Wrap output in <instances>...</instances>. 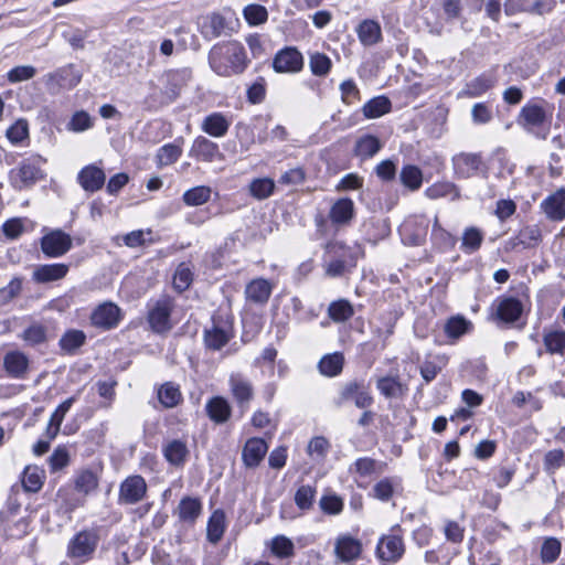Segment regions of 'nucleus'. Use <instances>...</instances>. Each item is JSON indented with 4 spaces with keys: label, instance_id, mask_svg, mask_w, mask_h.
<instances>
[{
    "label": "nucleus",
    "instance_id": "4468645a",
    "mask_svg": "<svg viewBox=\"0 0 565 565\" xmlns=\"http://www.w3.org/2000/svg\"><path fill=\"white\" fill-rule=\"evenodd\" d=\"M232 396L242 408L247 407L254 397V386L242 373H232L228 377Z\"/></svg>",
    "mask_w": 565,
    "mask_h": 565
},
{
    "label": "nucleus",
    "instance_id": "9b49d317",
    "mask_svg": "<svg viewBox=\"0 0 565 565\" xmlns=\"http://www.w3.org/2000/svg\"><path fill=\"white\" fill-rule=\"evenodd\" d=\"M302 67L303 56L296 47L287 46L278 51L273 60L276 73H298Z\"/></svg>",
    "mask_w": 565,
    "mask_h": 565
},
{
    "label": "nucleus",
    "instance_id": "6e6d98bb",
    "mask_svg": "<svg viewBox=\"0 0 565 565\" xmlns=\"http://www.w3.org/2000/svg\"><path fill=\"white\" fill-rule=\"evenodd\" d=\"M397 487L398 481L395 478H383L373 486V497L380 501H388Z\"/></svg>",
    "mask_w": 565,
    "mask_h": 565
},
{
    "label": "nucleus",
    "instance_id": "09e8293b",
    "mask_svg": "<svg viewBox=\"0 0 565 565\" xmlns=\"http://www.w3.org/2000/svg\"><path fill=\"white\" fill-rule=\"evenodd\" d=\"M163 454L170 463L179 466L185 461L189 450L185 443L175 439L164 446Z\"/></svg>",
    "mask_w": 565,
    "mask_h": 565
},
{
    "label": "nucleus",
    "instance_id": "f3484780",
    "mask_svg": "<svg viewBox=\"0 0 565 565\" xmlns=\"http://www.w3.org/2000/svg\"><path fill=\"white\" fill-rule=\"evenodd\" d=\"M106 181V174L100 167L96 164L85 166L77 174V182L86 192H97Z\"/></svg>",
    "mask_w": 565,
    "mask_h": 565
},
{
    "label": "nucleus",
    "instance_id": "bf43d9fd",
    "mask_svg": "<svg viewBox=\"0 0 565 565\" xmlns=\"http://www.w3.org/2000/svg\"><path fill=\"white\" fill-rule=\"evenodd\" d=\"M317 494L316 487L305 484L298 488L295 493V503L300 510H310Z\"/></svg>",
    "mask_w": 565,
    "mask_h": 565
},
{
    "label": "nucleus",
    "instance_id": "a878e982",
    "mask_svg": "<svg viewBox=\"0 0 565 565\" xmlns=\"http://www.w3.org/2000/svg\"><path fill=\"white\" fill-rule=\"evenodd\" d=\"M3 367L11 377L22 379L28 371L29 359L21 351H10L4 355Z\"/></svg>",
    "mask_w": 565,
    "mask_h": 565
},
{
    "label": "nucleus",
    "instance_id": "7c9ffc66",
    "mask_svg": "<svg viewBox=\"0 0 565 565\" xmlns=\"http://www.w3.org/2000/svg\"><path fill=\"white\" fill-rule=\"evenodd\" d=\"M230 126L231 120L222 113H213L203 119L201 129L214 138H221L227 134Z\"/></svg>",
    "mask_w": 565,
    "mask_h": 565
},
{
    "label": "nucleus",
    "instance_id": "c85d7f7f",
    "mask_svg": "<svg viewBox=\"0 0 565 565\" xmlns=\"http://www.w3.org/2000/svg\"><path fill=\"white\" fill-rule=\"evenodd\" d=\"M428 224L429 222L425 216H415L405 221V223L402 225V233L405 236L411 235V244L419 245L427 234Z\"/></svg>",
    "mask_w": 565,
    "mask_h": 565
},
{
    "label": "nucleus",
    "instance_id": "6e6552de",
    "mask_svg": "<svg viewBox=\"0 0 565 565\" xmlns=\"http://www.w3.org/2000/svg\"><path fill=\"white\" fill-rule=\"evenodd\" d=\"M81 79L82 74L72 64L60 67L44 76L46 87L53 92L60 90L61 88L71 89L75 87Z\"/></svg>",
    "mask_w": 565,
    "mask_h": 565
},
{
    "label": "nucleus",
    "instance_id": "cd10ccee",
    "mask_svg": "<svg viewBox=\"0 0 565 565\" xmlns=\"http://www.w3.org/2000/svg\"><path fill=\"white\" fill-rule=\"evenodd\" d=\"M227 527L226 514L222 509H216L209 518L206 525V540L211 544H217Z\"/></svg>",
    "mask_w": 565,
    "mask_h": 565
},
{
    "label": "nucleus",
    "instance_id": "ea45409f",
    "mask_svg": "<svg viewBox=\"0 0 565 565\" xmlns=\"http://www.w3.org/2000/svg\"><path fill=\"white\" fill-rule=\"evenodd\" d=\"M542 238L541 230L537 225L525 226L520 230L515 238L510 244L512 248H516L519 245L524 248L535 247L540 244Z\"/></svg>",
    "mask_w": 565,
    "mask_h": 565
},
{
    "label": "nucleus",
    "instance_id": "b1692460",
    "mask_svg": "<svg viewBox=\"0 0 565 565\" xmlns=\"http://www.w3.org/2000/svg\"><path fill=\"white\" fill-rule=\"evenodd\" d=\"M268 450V446L262 438H249L243 448V461L249 468L257 467Z\"/></svg>",
    "mask_w": 565,
    "mask_h": 565
},
{
    "label": "nucleus",
    "instance_id": "8fccbe9b",
    "mask_svg": "<svg viewBox=\"0 0 565 565\" xmlns=\"http://www.w3.org/2000/svg\"><path fill=\"white\" fill-rule=\"evenodd\" d=\"M483 242V233L477 227H467L462 233L461 249L471 254L477 252Z\"/></svg>",
    "mask_w": 565,
    "mask_h": 565
},
{
    "label": "nucleus",
    "instance_id": "473e14b6",
    "mask_svg": "<svg viewBox=\"0 0 565 565\" xmlns=\"http://www.w3.org/2000/svg\"><path fill=\"white\" fill-rule=\"evenodd\" d=\"M360 42L365 46L377 44L382 40V29L374 20L362 21L356 29Z\"/></svg>",
    "mask_w": 565,
    "mask_h": 565
},
{
    "label": "nucleus",
    "instance_id": "9d476101",
    "mask_svg": "<svg viewBox=\"0 0 565 565\" xmlns=\"http://www.w3.org/2000/svg\"><path fill=\"white\" fill-rule=\"evenodd\" d=\"M147 493V483L141 476L126 478L119 487L118 502L120 504H135Z\"/></svg>",
    "mask_w": 565,
    "mask_h": 565
},
{
    "label": "nucleus",
    "instance_id": "c03bdc74",
    "mask_svg": "<svg viewBox=\"0 0 565 565\" xmlns=\"http://www.w3.org/2000/svg\"><path fill=\"white\" fill-rule=\"evenodd\" d=\"M191 77V72L186 68L169 71L167 73V86L166 92L173 98H175L181 88L186 84Z\"/></svg>",
    "mask_w": 565,
    "mask_h": 565
},
{
    "label": "nucleus",
    "instance_id": "37998d69",
    "mask_svg": "<svg viewBox=\"0 0 565 565\" xmlns=\"http://www.w3.org/2000/svg\"><path fill=\"white\" fill-rule=\"evenodd\" d=\"M151 235V230H137L125 235L117 236L115 238V242L117 245H120L122 243L127 247L136 248L152 243L153 241Z\"/></svg>",
    "mask_w": 565,
    "mask_h": 565
},
{
    "label": "nucleus",
    "instance_id": "7ed1b4c3",
    "mask_svg": "<svg viewBox=\"0 0 565 565\" xmlns=\"http://www.w3.org/2000/svg\"><path fill=\"white\" fill-rule=\"evenodd\" d=\"M44 163L45 159L39 154H32L22 160L20 164L9 173L11 185L17 190L32 186L39 180L43 179L42 166Z\"/></svg>",
    "mask_w": 565,
    "mask_h": 565
},
{
    "label": "nucleus",
    "instance_id": "ddd939ff",
    "mask_svg": "<svg viewBox=\"0 0 565 565\" xmlns=\"http://www.w3.org/2000/svg\"><path fill=\"white\" fill-rule=\"evenodd\" d=\"M405 547L399 535H383L376 546V555L381 562L395 563L404 554Z\"/></svg>",
    "mask_w": 565,
    "mask_h": 565
},
{
    "label": "nucleus",
    "instance_id": "0eeeda50",
    "mask_svg": "<svg viewBox=\"0 0 565 565\" xmlns=\"http://www.w3.org/2000/svg\"><path fill=\"white\" fill-rule=\"evenodd\" d=\"M173 307L172 299L163 296L149 309L148 322L154 332L162 333L172 328L170 316Z\"/></svg>",
    "mask_w": 565,
    "mask_h": 565
},
{
    "label": "nucleus",
    "instance_id": "5fc2aeb1",
    "mask_svg": "<svg viewBox=\"0 0 565 565\" xmlns=\"http://www.w3.org/2000/svg\"><path fill=\"white\" fill-rule=\"evenodd\" d=\"M211 196V188L205 185L194 186L183 194V202L189 206H198L206 203Z\"/></svg>",
    "mask_w": 565,
    "mask_h": 565
},
{
    "label": "nucleus",
    "instance_id": "423d86ee",
    "mask_svg": "<svg viewBox=\"0 0 565 565\" xmlns=\"http://www.w3.org/2000/svg\"><path fill=\"white\" fill-rule=\"evenodd\" d=\"M552 107L543 99H535L526 103L519 115V124L524 128L542 126L548 116L552 115Z\"/></svg>",
    "mask_w": 565,
    "mask_h": 565
},
{
    "label": "nucleus",
    "instance_id": "aec40b11",
    "mask_svg": "<svg viewBox=\"0 0 565 565\" xmlns=\"http://www.w3.org/2000/svg\"><path fill=\"white\" fill-rule=\"evenodd\" d=\"M189 154L204 162H212L221 157L217 143L203 136H199L193 140Z\"/></svg>",
    "mask_w": 565,
    "mask_h": 565
},
{
    "label": "nucleus",
    "instance_id": "69168bd1",
    "mask_svg": "<svg viewBox=\"0 0 565 565\" xmlns=\"http://www.w3.org/2000/svg\"><path fill=\"white\" fill-rule=\"evenodd\" d=\"M319 505L326 514L338 515L342 512L344 503L337 494H326L320 498Z\"/></svg>",
    "mask_w": 565,
    "mask_h": 565
},
{
    "label": "nucleus",
    "instance_id": "393cba45",
    "mask_svg": "<svg viewBox=\"0 0 565 565\" xmlns=\"http://www.w3.org/2000/svg\"><path fill=\"white\" fill-rule=\"evenodd\" d=\"M497 78L493 74L483 73L468 82L465 88L459 93L460 97L476 98L482 96L494 86Z\"/></svg>",
    "mask_w": 565,
    "mask_h": 565
},
{
    "label": "nucleus",
    "instance_id": "f03ea898",
    "mask_svg": "<svg viewBox=\"0 0 565 565\" xmlns=\"http://www.w3.org/2000/svg\"><path fill=\"white\" fill-rule=\"evenodd\" d=\"M100 473L97 469L82 468L75 471L73 477L74 490L79 494L76 498H64V491L58 490L57 495L62 498L66 510L74 511L77 508L84 507L85 498L93 494L99 486Z\"/></svg>",
    "mask_w": 565,
    "mask_h": 565
},
{
    "label": "nucleus",
    "instance_id": "338daca9",
    "mask_svg": "<svg viewBox=\"0 0 565 565\" xmlns=\"http://www.w3.org/2000/svg\"><path fill=\"white\" fill-rule=\"evenodd\" d=\"M7 138L13 143H20L29 137V125L25 119L17 120L7 130Z\"/></svg>",
    "mask_w": 565,
    "mask_h": 565
},
{
    "label": "nucleus",
    "instance_id": "c756f323",
    "mask_svg": "<svg viewBox=\"0 0 565 565\" xmlns=\"http://www.w3.org/2000/svg\"><path fill=\"white\" fill-rule=\"evenodd\" d=\"M354 216V203L349 198L337 200L330 209L329 218L333 224L345 225Z\"/></svg>",
    "mask_w": 565,
    "mask_h": 565
},
{
    "label": "nucleus",
    "instance_id": "a211bd4d",
    "mask_svg": "<svg viewBox=\"0 0 565 565\" xmlns=\"http://www.w3.org/2000/svg\"><path fill=\"white\" fill-rule=\"evenodd\" d=\"M540 206L548 220L563 221L565 218V189L561 188L546 196Z\"/></svg>",
    "mask_w": 565,
    "mask_h": 565
},
{
    "label": "nucleus",
    "instance_id": "a18cd8bd",
    "mask_svg": "<svg viewBox=\"0 0 565 565\" xmlns=\"http://www.w3.org/2000/svg\"><path fill=\"white\" fill-rule=\"evenodd\" d=\"M344 358L341 353L324 355L318 364L319 371L326 376H337L343 369Z\"/></svg>",
    "mask_w": 565,
    "mask_h": 565
},
{
    "label": "nucleus",
    "instance_id": "72a5a7b5",
    "mask_svg": "<svg viewBox=\"0 0 565 565\" xmlns=\"http://www.w3.org/2000/svg\"><path fill=\"white\" fill-rule=\"evenodd\" d=\"M76 399H77L76 396H72V397L65 399L62 404H60L57 406V408L51 415V418H50V422H49V425L46 428L47 438L54 439L57 436L66 413L71 409L72 405L76 402Z\"/></svg>",
    "mask_w": 565,
    "mask_h": 565
},
{
    "label": "nucleus",
    "instance_id": "13d9d810",
    "mask_svg": "<svg viewBox=\"0 0 565 565\" xmlns=\"http://www.w3.org/2000/svg\"><path fill=\"white\" fill-rule=\"evenodd\" d=\"M275 182L269 178L255 179L249 184L250 194L257 200H264L271 195Z\"/></svg>",
    "mask_w": 565,
    "mask_h": 565
},
{
    "label": "nucleus",
    "instance_id": "4c0bfd02",
    "mask_svg": "<svg viewBox=\"0 0 565 565\" xmlns=\"http://www.w3.org/2000/svg\"><path fill=\"white\" fill-rule=\"evenodd\" d=\"M471 330L472 322L460 315L450 317L444 327L446 335L451 340H458Z\"/></svg>",
    "mask_w": 565,
    "mask_h": 565
},
{
    "label": "nucleus",
    "instance_id": "3c124183",
    "mask_svg": "<svg viewBox=\"0 0 565 565\" xmlns=\"http://www.w3.org/2000/svg\"><path fill=\"white\" fill-rule=\"evenodd\" d=\"M231 339V334L223 328L214 326L212 329L205 331L204 340L207 348L220 350Z\"/></svg>",
    "mask_w": 565,
    "mask_h": 565
},
{
    "label": "nucleus",
    "instance_id": "e433bc0d",
    "mask_svg": "<svg viewBox=\"0 0 565 565\" xmlns=\"http://www.w3.org/2000/svg\"><path fill=\"white\" fill-rule=\"evenodd\" d=\"M392 109V103L386 96H376L366 102L362 107V113L367 119L380 118L388 114Z\"/></svg>",
    "mask_w": 565,
    "mask_h": 565
},
{
    "label": "nucleus",
    "instance_id": "774afa93",
    "mask_svg": "<svg viewBox=\"0 0 565 565\" xmlns=\"http://www.w3.org/2000/svg\"><path fill=\"white\" fill-rule=\"evenodd\" d=\"M92 127V117L84 110L76 111L67 124V129L74 132H83Z\"/></svg>",
    "mask_w": 565,
    "mask_h": 565
},
{
    "label": "nucleus",
    "instance_id": "052dcab7",
    "mask_svg": "<svg viewBox=\"0 0 565 565\" xmlns=\"http://www.w3.org/2000/svg\"><path fill=\"white\" fill-rule=\"evenodd\" d=\"M182 154V148L179 143L172 142L162 146L157 153L160 166H170L174 163Z\"/></svg>",
    "mask_w": 565,
    "mask_h": 565
},
{
    "label": "nucleus",
    "instance_id": "1a4fd4ad",
    "mask_svg": "<svg viewBox=\"0 0 565 565\" xmlns=\"http://www.w3.org/2000/svg\"><path fill=\"white\" fill-rule=\"evenodd\" d=\"M121 320V310L114 302L106 301L96 307L90 315L94 327L103 330L116 328Z\"/></svg>",
    "mask_w": 565,
    "mask_h": 565
},
{
    "label": "nucleus",
    "instance_id": "f8f14e48",
    "mask_svg": "<svg viewBox=\"0 0 565 565\" xmlns=\"http://www.w3.org/2000/svg\"><path fill=\"white\" fill-rule=\"evenodd\" d=\"M72 247V238L61 230H55L41 238V249L47 257H60Z\"/></svg>",
    "mask_w": 565,
    "mask_h": 565
},
{
    "label": "nucleus",
    "instance_id": "c9c22d12",
    "mask_svg": "<svg viewBox=\"0 0 565 565\" xmlns=\"http://www.w3.org/2000/svg\"><path fill=\"white\" fill-rule=\"evenodd\" d=\"M543 344L545 351L550 354L564 356L565 354V331L564 330H544Z\"/></svg>",
    "mask_w": 565,
    "mask_h": 565
},
{
    "label": "nucleus",
    "instance_id": "58836bf2",
    "mask_svg": "<svg viewBox=\"0 0 565 565\" xmlns=\"http://www.w3.org/2000/svg\"><path fill=\"white\" fill-rule=\"evenodd\" d=\"M45 480V472L38 466L25 467L22 476V486L26 492H39Z\"/></svg>",
    "mask_w": 565,
    "mask_h": 565
},
{
    "label": "nucleus",
    "instance_id": "6ab92c4d",
    "mask_svg": "<svg viewBox=\"0 0 565 565\" xmlns=\"http://www.w3.org/2000/svg\"><path fill=\"white\" fill-rule=\"evenodd\" d=\"M202 511L203 505L199 498L184 497L180 500L174 514L178 516L180 522L188 525H194L202 514Z\"/></svg>",
    "mask_w": 565,
    "mask_h": 565
},
{
    "label": "nucleus",
    "instance_id": "bb28decb",
    "mask_svg": "<svg viewBox=\"0 0 565 565\" xmlns=\"http://www.w3.org/2000/svg\"><path fill=\"white\" fill-rule=\"evenodd\" d=\"M455 171L462 178H469L480 170L481 157L476 153H460L452 159Z\"/></svg>",
    "mask_w": 565,
    "mask_h": 565
},
{
    "label": "nucleus",
    "instance_id": "603ef678",
    "mask_svg": "<svg viewBox=\"0 0 565 565\" xmlns=\"http://www.w3.org/2000/svg\"><path fill=\"white\" fill-rule=\"evenodd\" d=\"M399 178L402 183L412 191L419 189L423 183L422 170L413 164L405 166Z\"/></svg>",
    "mask_w": 565,
    "mask_h": 565
},
{
    "label": "nucleus",
    "instance_id": "f257e3e1",
    "mask_svg": "<svg viewBox=\"0 0 565 565\" xmlns=\"http://www.w3.org/2000/svg\"><path fill=\"white\" fill-rule=\"evenodd\" d=\"M211 68L220 76L242 74L248 66L244 46L236 41L218 43L209 53Z\"/></svg>",
    "mask_w": 565,
    "mask_h": 565
},
{
    "label": "nucleus",
    "instance_id": "5701e85b",
    "mask_svg": "<svg viewBox=\"0 0 565 565\" xmlns=\"http://www.w3.org/2000/svg\"><path fill=\"white\" fill-rule=\"evenodd\" d=\"M66 264H44L35 267L32 279L39 284H47L63 279L68 273Z\"/></svg>",
    "mask_w": 565,
    "mask_h": 565
},
{
    "label": "nucleus",
    "instance_id": "2eb2a0df",
    "mask_svg": "<svg viewBox=\"0 0 565 565\" xmlns=\"http://www.w3.org/2000/svg\"><path fill=\"white\" fill-rule=\"evenodd\" d=\"M362 543L351 534H341L334 542V554L342 563H351L360 557Z\"/></svg>",
    "mask_w": 565,
    "mask_h": 565
},
{
    "label": "nucleus",
    "instance_id": "4be33fe9",
    "mask_svg": "<svg viewBox=\"0 0 565 565\" xmlns=\"http://www.w3.org/2000/svg\"><path fill=\"white\" fill-rule=\"evenodd\" d=\"M274 289V285L265 278H256L249 281L245 288V297L256 305H265Z\"/></svg>",
    "mask_w": 565,
    "mask_h": 565
},
{
    "label": "nucleus",
    "instance_id": "0e129e2a",
    "mask_svg": "<svg viewBox=\"0 0 565 565\" xmlns=\"http://www.w3.org/2000/svg\"><path fill=\"white\" fill-rule=\"evenodd\" d=\"M49 467L52 473L57 472L70 465V455L65 447L58 446L49 457Z\"/></svg>",
    "mask_w": 565,
    "mask_h": 565
},
{
    "label": "nucleus",
    "instance_id": "864d4df0",
    "mask_svg": "<svg viewBox=\"0 0 565 565\" xmlns=\"http://www.w3.org/2000/svg\"><path fill=\"white\" fill-rule=\"evenodd\" d=\"M243 17L249 25L256 26L268 20V11L262 4L252 3L243 9Z\"/></svg>",
    "mask_w": 565,
    "mask_h": 565
},
{
    "label": "nucleus",
    "instance_id": "de8ad7c7",
    "mask_svg": "<svg viewBox=\"0 0 565 565\" xmlns=\"http://www.w3.org/2000/svg\"><path fill=\"white\" fill-rule=\"evenodd\" d=\"M158 398L163 407L172 408L181 402L182 394L178 385L167 382L158 390Z\"/></svg>",
    "mask_w": 565,
    "mask_h": 565
},
{
    "label": "nucleus",
    "instance_id": "49530a36",
    "mask_svg": "<svg viewBox=\"0 0 565 565\" xmlns=\"http://www.w3.org/2000/svg\"><path fill=\"white\" fill-rule=\"evenodd\" d=\"M271 554L278 558H289L295 554L294 542L285 535H276L268 544Z\"/></svg>",
    "mask_w": 565,
    "mask_h": 565
},
{
    "label": "nucleus",
    "instance_id": "a19ab883",
    "mask_svg": "<svg viewBox=\"0 0 565 565\" xmlns=\"http://www.w3.org/2000/svg\"><path fill=\"white\" fill-rule=\"evenodd\" d=\"M354 312L353 305L344 298L332 301L328 307L329 318L337 323L350 320Z\"/></svg>",
    "mask_w": 565,
    "mask_h": 565
},
{
    "label": "nucleus",
    "instance_id": "412c9836",
    "mask_svg": "<svg viewBox=\"0 0 565 565\" xmlns=\"http://www.w3.org/2000/svg\"><path fill=\"white\" fill-rule=\"evenodd\" d=\"M376 388L385 398H403L408 391L405 383L397 375H385L376 380Z\"/></svg>",
    "mask_w": 565,
    "mask_h": 565
},
{
    "label": "nucleus",
    "instance_id": "680f3d73",
    "mask_svg": "<svg viewBox=\"0 0 565 565\" xmlns=\"http://www.w3.org/2000/svg\"><path fill=\"white\" fill-rule=\"evenodd\" d=\"M332 66L331 60L323 53H312L309 58V67L313 75L326 76Z\"/></svg>",
    "mask_w": 565,
    "mask_h": 565
},
{
    "label": "nucleus",
    "instance_id": "e2e57ef3",
    "mask_svg": "<svg viewBox=\"0 0 565 565\" xmlns=\"http://www.w3.org/2000/svg\"><path fill=\"white\" fill-rule=\"evenodd\" d=\"M86 335L81 330H68L60 339L62 350L73 352L85 343Z\"/></svg>",
    "mask_w": 565,
    "mask_h": 565
},
{
    "label": "nucleus",
    "instance_id": "39448f33",
    "mask_svg": "<svg viewBox=\"0 0 565 565\" xmlns=\"http://www.w3.org/2000/svg\"><path fill=\"white\" fill-rule=\"evenodd\" d=\"M98 542L99 536L95 531H79L70 540L66 556L76 563H85L95 554Z\"/></svg>",
    "mask_w": 565,
    "mask_h": 565
},
{
    "label": "nucleus",
    "instance_id": "20e7f679",
    "mask_svg": "<svg viewBox=\"0 0 565 565\" xmlns=\"http://www.w3.org/2000/svg\"><path fill=\"white\" fill-rule=\"evenodd\" d=\"M349 402H353L358 408L364 409L369 408L374 399L363 381L352 380L343 383L332 399V404L337 408Z\"/></svg>",
    "mask_w": 565,
    "mask_h": 565
},
{
    "label": "nucleus",
    "instance_id": "79ce46f5",
    "mask_svg": "<svg viewBox=\"0 0 565 565\" xmlns=\"http://www.w3.org/2000/svg\"><path fill=\"white\" fill-rule=\"evenodd\" d=\"M425 194L431 200L449 198L450 200L455 201L460 198L458 188L448 181L436 182L431 184L425 190Z\"/></svg>",
    "mask_w": 565,
    "mask_h": 565
},
{
    "label": "nucleus",
    "instance_id": "4d7b16f0",
    "mask_svg": "<svg viewBox=\"0 0 565 565\" xmlns=\"http://www.w3.org/2000/svg\"><path fill=\"white\" fill-rule=\"evenodd\" d=\"M193 281V273L186 263H181L173 276V287L179 292L186 290Z\"/></svg>",
    "mask_w": 565,
    "mask_h": 565
},
{
    "label": "nucleus",
    "instance_id": "f704fd0d",
    "mask_svg": "<svg viewBox=\"0 0 565 565\" xmlns=\"http://www.w3.org/2000/svg\"><path fill=\"white\" fill-rule=\"evenodd\" d=\"M382 149V142L373 135L360 137L354 146V154L362 160L374 157Z\"/></svg>",
    "mask_w": 565,
    "mask_h": 565
},
{
    "label": "nucleus",
    "instance_id": "dca6fc26",
    "mask_svg": "<svg viewBox=\"0 0 565 565\" xmlns=\"http://www.w3.org/2000/svg\"><path fill=\"white\" fill-rule=\"evenodd\" d=\"M493 307L495 318L505 323L515 322L523 312L522 302L514 297L498 298Z\"/></svg>",
    "mask_w": 565,
    "mask_h": 565
},
{
    "label": "nucleus",
    "instance_id": "2f4dec72",
    "mask_svg": "<svg viewBox=\"0 0 565 565\" xmlns=\"http://www.w3.org/2000/svg\"><path fill=\"white\" fill-rule=\"evenodd\" d=\"M205 409L210 419L215 424L227 422L232 414L230 403L222 396H214L209 399Z\"/></svg>",
    "mask_w": 565,
    "mask_h": 565
}]
</instances>
